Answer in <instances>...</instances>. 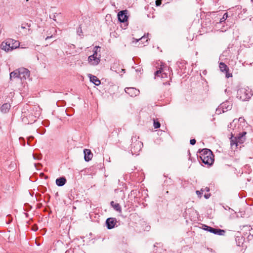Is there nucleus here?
Instances as JSON below:
<instances>
[{
  "mask_svg": "<svg viewBox=\"0 0 253 253\" xmlns=\"http://www.w3.org/2000/svg\"><path fill=\"white\" fill-rule=\"evenodd\" d=\"M253 95V91L249 87H242L237 90V97L243 101L248 100Z\"/></svg>",
  "mask_w": 253,
  "mask_h": 253,
  "instance_id": "obj_1",
  "label": "nucleus"
},
{
  "mask_svg": "<svg viewBox=\"0 0 253 253\" xmlns=\"http://www.w3.org/2000/svg\"><path fill=\"white\" fill-rule=\"evenodd\" d=\"M20 43L18 41L9 39L5 42H2L0 45L1 48L5 51H9L18 47Z\"/></svg>",
  "mask_w": 253,
  "mask_h": 253,
  "instance_id": "obj_2",
  "label": "nucleus"
},
{
  "mask_svg": "<svg viewBox=\"0 0 253 253\" xmlns=\"http://www.w3.org/2000/svg\"><path fill=\"white\" fill-rule=\"evenodd\" d=\"M143 146V143L140 141H135L131 145V153L132 155H137L138 153L141 150Z\"/></svg>",
  "mask_w": 253,
  "mask_h": 253,
  "instance_id": "obj_3",
  "label": "nucleus"
},
{
  "mask_svg": "<svg viewBox=\"0 0 253 253\" xmlns=\"http://www.w3.org/2000/svg\"><path fill=\"white\" fill-rule=\"evenodd\" d=\"M202 227L203 229H204L206 231H208L211 233H212L214 234H217V235H223L225 233V231L224 230L213 228L209 226L206 225H202Z\"/></svg>",
  "mask_w": 253,
  "mask_h": 253,
  "instance_id": "obj_4",
  "label": "nucleus"
},
{
  "mask_svg": "<svg viewBox=\"0 0 253 253\" xmlns=\"http://www.w3.org/2000/svg\"><path fill=\"white\" fill-rule=\"evenodd\" d=\"M232 108V104L226 101L221 103L220 106L216 109V112L217 113L220 114L221 113L220 110H222V112L224 113L225 112L227 111L228 110H231Z\"/></svg>",
  "mask_w": 253,
  "mask_h": 253,
  "instance_id": "obj_5",
  "label": "nucleus"
},
{
  "mask_svg": "<svg viewBox=\"0 0 253 253\" xmlns=\"http://www.w3.org/2000/svg\"><path fill=\"white\" fill-rule=\"evenodd\" d=\"M18 70L19 79H20L21 82L26 80L30 76V72L27 69L22 68H19Z\"/></svg>",
  "mask_w": 253,
  "mask_h": 253,
  "instance_id": "obj_6",
  "label": "nucleus"
},
{
  "mask_svg": "<svg viewBox=\"0 0 253 253\" xmlns=\"http://www.w3.org/2000/svg\"><path fill=\"white\" fill-rule=\"evenodd\" d=\"M200 158L202 162L208 166H211L214 161L213 155L210 156L202 155L200 156Z\"/></svg>",
  "mask_w": 253,
  "mask_h": 253,
  "instance_id": "obj_7",
  "label": "nucleus"
},
{
  "mask_svg": "<svg viewBox=\"0 0 253 253\" xmlns=\"http://www.w3.org/2000/svg\"><path fill=\"white\" fill-rule=\"evenodd\" d=\"M88 61L90 65L96 66L98 65L100 61V57H97V55L92 54L88 57Z\"/></svg>",
  "mask_w": 253,
  "mask_h": 253,
  "instance_id": "obj_8",
  "label": "nucleus"
},
{
  "mask_svg": "<svg viewBox=\"0 0 253 253\" xmlns=\"http://www.w3.org/2000/svg\"><path fill=\"white\" fill-rule=\"evenodd\" d=\"M125 90L131 97H135L139 94V90L134 87H126Z\"/></svg>",
  "mask_w": 253,
  "mask_h": 253,
  "instance_id": "obj_9",
  "label": "nucleus"
},
{
  "mask_svg": "<svg viewBox=\"0 0 253 253\" xmlns=\"http://www.w3.org/2000/svg\"><path fill=\"white\" fill-rule=\"evenodd\" d=\"M118 19L121 22H125L127 21L128 17L127 16V11L122 10L118 14Z\"/></svg>",
  "mask_w": 253,
  "mask_h": 253,
  "instance_id": "obj_10",
  "label": "nucleus"
},
{
  "mask_svg": "<svg viewBox=\"0 0 253 253\" xmlns=\"http://www.w3.org/2000/svg\"><path fill=\"white\" fill-rule=\"evenodd\" d=\"M116 219L115 218H108L106 221V224L108 229H111L115 227Z\"/></svg>",
  "mask_w": 253,
  "mask_h": 253,
  "instance_id": "obj_11",
  "label": "nucleus"
},
{
  "mask_svg": "<svg viewBox=\"0 0 253 253\" xmlns=\"http://www.w3.org/2000/svg\"><path fill=\"white\" fill-rule=\"evenodd\" d=\"M219 68H220V70L221 72H225L226 73V77L227 78H229L230 77H232V75L231 74H229L228 73V71H229V68L227 67V66L223 62H220L219 63Z\"/></svg>",
  "mask_w": 253,
  "mask_h": 253,
  "instance_id": "obj_12",
  "label": "nucleus"
},
{
  "mask_svg": "<svg viewBox=\"0 0 253 253\" xmlns=\"http://www.w3.org/2000/svg\"><path fill=\"white\" fill-rule=\"evenodd\" d=\"M84 159L85 161L88 162L89 161L91 160L93 156V154L89 149H85L84 150Z\"/></svg>",
  "mask_w": 253,
  "mask_h": 253,
  "instance_id": "obj_13",
  "label": "nucleus"
},
{
  "mask_svg": "<svg viewBox=\"0 0 253 253\" xmlns=\"http://www.w3.org/2000/svg\"><path fill=\"white\" fill-rule=\"evenodd\" d=\"M88 76L90 79V81L95 85H99L101 84L100 81L96 76L91 74H88Z\"/></svg>",
  "mask_w": 253,
  "mask_h": 253,
  "instance_id": "obj_14",
  "label": "nucleus"
},
{
  "mask_svg": "<svg viewBox=\"0 0 253 253\" xmlns=\"http://www.w3.org/2000/svg\"><path fill=\"white\" fill-rule=\"evenodd\" d=\"M246 134V132L243 131L242 133L239 134V136L237 138L238 143L242 144L245 141V135Z\"/></svg>",
  "mask_w": 253,
  "mask_h": 253,
  "instance_id": "obj_15",
  "label": "nucleus"
},
{
  "mask_svg": "<svg viewBox=\"0 0 253 253\" xmlns=\"http://www.w3.org/2000/svg\"><path fill=\"white\" fill-rule=\"evenodd\" d=\"M66 182V179L64 177H61L59 178L56 179V184L58 186H62L65 184Z\"/></svg>",
  "mask_w": 253,
  "mask_h": 253,
  "instance_id": "obj_16",
  "label": "nucleus"
},
{
  "mask_svg": "<svg viewBox=\"0 0 253 253\" xmlns=\"http://www.w3.org/2000/svg\"><path fill=\"white\" fill-rule=\"evenodd\" d=\"M10 107H11V106L9 104H8V103L3 104L0 108V111L1 112H2L3 113H6L8 112L10 108Z\"/></svg>",
  "mask_w": 253,
  "mask_h": 253,
  "instance_id": "obj_17",
  "label": "nucleus"
},
{
  "mask_svg": "<svg viewBox=\"0 0 253 253\" xmlns=\"http://www.w3.org/2000/svg\"><path fill=\"white\" fill-rule=\"evenodd\" d=\"M201 155H205V156H210V155H212V153L211 150L208 149H203L202 150V151L200 152Z\"/></svg>",
  "mask_w": 253,
  "mask_h": 253,
  "instance_id": "obj_18",
  "label": "nucleus"
},
{
  "mask_svg": "<svg viewBox=\"0 0 253 253\" xmlns=\"http://www.w3.org/2000/svg\"><path fill=\"white\" fill-rule=\"evenodd\" d=\"M155 77H160L161 76V78H165L167 77V75L165 73H162V68H161L159 70H157L155 73Z\"/></svg>",
  "mask_w": 253,
  "mask_h": 253,
  "instance_id": "obj_19",
  "label": "nucleus"
},
{
  "mask_svg": "<svg viewBox=\"0 0 253 253\" xmlns=\"http://www.w3.org/2000/svg\"><path fill=\"white\" fill-rule=\"evenodd\" d=\"M13 79H19V75H18V70H16L13 72H12L10 74V79L11 80Z\"/></svg>",
  "mask_w": 253,
  "mask_h": 253,
  "instance_id": "obj_20",
  "label": "nucleus"
},
{
  "mask_svg": "<svg viewBox=\"0 0 253 253\" xmlns=\"http://www.w3.org/2000/svg\"><path fill=\"white\" fill-rule=\"evenodd\" d=\"M111 205L115 210L119 211V212H121V208L119 204L115 203L114 202L112 201L111 202Z\"/></svg>",
  "mask_w": 253,
  "mask_h": 253,
  "instance_id": "obj_21",
  "label": "nucleus"
},
{
  "mask_svg": "<svg viewBox=\"0 0 253 253\" xmlns=\"http://www.w3.org/2000/svg\"><path fill=\"white\" fill-rule=\"evenodd\" d=\"M230 142H231V146L232 147H233L234 146H235V147L236 148L237 147V146H238V143L237 142V137H235L234 138H231Z\"/></svg>",
  "mask_w": 253,
  "mask_h": 253,
  "instance_id": "obj_22",
  "label": "nucleus"
},
{
  "mask_svg": "<svg viewBox=\"0 0 253 253\" xmlns=\"http://www.w3.org/2000/svg\"><path fill=\"white\" fill-rule=\"evenodd\" d=\"M227 17H228L227 13H224L222 16V18L220 19V23H222L223 22L225 21Z\"/></svg>",
  "mask_w": 253,
  "mask_h": 253,
  "instance_id": "obj_23",
  "label": "nucleus"
},
{
  "mask_svg": "<svg viewBox=\"0 0 253 253\" xmlns=\"http://www.w3.org/2000/svg\"><path fill=\"white\" fill-rule=\"evenodd\" d=\"M160 123L159 122H156L154 120V126L155 128H158L160 127Z\"/></svg>",
  "mask_w": 253,
  "mask_h": 253,
  "instance_id": "obj_24",
  "label": "nucleus"
},
{
  "mask_svg": "<svg viewBox=\"0 0 253 253\" xmlns=\"http://www.w3.org/2000/svg\"><path fill=\"white\" fill-rule=\"evenodd\" d=\"M98 48H100V47L98 46H96L94 48V50H93V54H94L95 55H97V49Z\"/></svg>",
  "mask_w": 253,
  "mask_h": 253,
  "instance_id": "obj_25",
  "label": "nucleus"
},
{
  "mask_svg": "<svg viewBox=\"0 0 253 253\" xmlns=\"http://www.w3.org/2000/svg\"><path fill=\"white\" fill-rule=\"evenodd\" d=\"M33 156L34 159L35 160H40L41 159L40 156H36V155H35L34 154H33Z\"/></svg>",
  "mask_w": 253,
  "mask_h": 253,
  "instance_id": "obj_26",
  "label": "nucleus"
},
{
  "mask_svg": "<svg viewBox=\"0 0 253 253\" xmlns=\"http://www.w3.org/2000/svg\"><path fill=\"white\" fill-rule=\"evenodd\" d=\"M205 191H206L207 192H209L210 191V188L209 187H206L205 188H202L201 189V191L202 192V193H203V192H204Z\"/></svg>",
  "mask_w": 253,
  "mask_h": 253,
  "instance_id": "obj_27",
  "label": "nucleus"
},
{
  "mask_svg": "<svg viewBox=\"0 0 253 253\" xmlns=\"http://www.w3.org/2000/svg\"><path fill=\"white\" fill-rule=\"evenodd\" d=\"M196 140L195 139H191L190 141V143L193 145H194L195 143H196Z\"/></svg>",
  "mask_w": 253,
  "mask_h": 253,
  "instance_id": "obj_28",
  "label": "nucleus"
},
{
  "mask_svg": "<svg viewBox=\"0 0 253 253\" xmlns=\"http://www.w3.org/2000/svg\"><path fill=\"white\" fill-rule=\"evenodd\" d=\"M161 2L160 0H157L156 1V4L157 6L160 5L161 4Z\"/></svg>",
  "mask_w": 253,
  "mask_h": 253,
  "instance_id": "obj_29",
  "label": "nucleus"
},
{
  "mask_svg": "<svg viewBox=\"0 0 253 253\" xmlns=\"http://www.w3.org/2000/svg\"><path fill=\"white\" fill-rule=\"evenodd\" d=\"M235 121V120H234L233 122L231 123L228 126V128H231V127L232 126V125H233V124L234 123V121Z\"/></svg>",
  "mask_w": 253,
  "mask_h": 253,
  "instance_id": "obj_30",
  "label": "nucleus"
},
{
  "mask_svg": "<svg viewBox=\"0 0 253 253\" xmlns=\"http://www.w3.org/2000/svg\"><path fill=\"white\" fill-rule=\"evenodd\" d=\"M146 39V37H145V36H142L140 39H139V40H141V41H144V40H145Z\"/></svg>",
  "mask_w": 253,
  "mask_h": 253,
  "instance_id": "obj_31",
  "label": "nucleus"
},
{
  "mask_svg": "<svg viewBox=\"0 0 253 253\" xmlns=\"http://www.w3.org/2000/svg\"><path fill=\"white\" fill-rule=\"evenodd\" d=\"M211 195L210 194H205L204 195V197L206 199H208L210 198Z\"/></svg>",
  "mask_w": 253,
  "mask_h": 253,
  "instance_id": "obj_32",
  "label": "nucleus"
},
{
  "mask_svg": "<svg viewBox=\"0 0 253 253\" xmlns=\"http://www.w3.org/2000/svg\"><path fill=\"white\" fill-rule=\"evenodd\" d=\"M201 191H196V194L199 196L201 197Z\"/></svg>",
  "mask_w": 253,
  "mask_h": 253,
  "instance_id": "obj_33",
  "label": "nucleus"
},
{
  "mask_svg": "<svg viewBox=\"0 0 253 253\" xmlns=\"http://www.w3.org/2000/svg\"><path fill=\"white\" fill-rule=\"evenodd\" d=\"M51 38V36H50V37L48 36V37H47L45 38V40H47V39H49V38Z\"/></svg>",
  "mask_w": 253,
  "mask_h": 253,
  "instance_id": "obj_34",
  "label": "nucleus"
},
{
  "mask_svg": "<svg viewBox=\"0 0 253 253\" xmlns=\"http://www.w3.org/2000/svg\"><path fill=\"white\" fill-rule=\"evenodd\" d=\"M30 138H28V144H29V142Z\"/></svg>",
  "mask_w": 253,
  "mask_h": 253,
  "instance_id": "obj_35",
  "label": "nucleus"
},
{
  "mask_svg": "<svg viewBox=\"0 0 253 253\" xmlns=\"http://www.w3.org/2000/svg\"><path fill=\"white\" fill-rule=\"evenodd\" d=\"M11 221V219H9V222H10Z\"/></svg>",
  "mask_w": 253,
  "mask_h": 253,
  "instance_id": "obj_36",
  "label": "nucleus"
},
{
  "mask_svg": "<svg viewBox=\"0 0 253 253\" xmlns=\"http://www.w3.org/2000/svg\"><path fill=\"white\" fill-rule=\"evenodd\" d=\"M22 28H23V29H24V28H25V27H24L22 26Z\"/></svg>",
  "mask_w": 253,
  "mask_h": 253,
  "instance_id": "obj_37",
  "label": "nucleus"
},
{
  "mask_svg": "<svg viewBox=\"0 0 253 253\" xmlns=\"http://www.w3.org/2000/svg\"><path fill=\"white\" fill-rule=\"evenodd\" d=\"M252 1H253V0H252Z\"/></svg>",
  "mask_w": 253,
  "mask_h": 253,
  "instance_id": "obj_38",
  "label": "nucleus"
}]
</instances>
